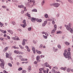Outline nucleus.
Masks as SVG:
<instances>
[{"label":"nucleus","mask_w":73,"mask_h":73,"mask_svg":"<svg viewBox=\"0 0 73 73\" xmlns=\"http://www.w3.org/2000/svg\"><path fill=\"white\" fill-rule=\"evenodd\" d=\"M67 50L68 52L67 51V50H64V53L63 55L64 57L66 58H70V52H69L70 51V48H68L67 49Z\"/></svg>","instance_id":"obj_1"},{"label":"nucleus","mask_w":73,"mask_h":73,"mask_svg":"<svg viewBox=\"0 0 73 73\" xmlns=\"http://www.w3.org/2000/svg\"><path fill=\"white\" fill-rule=\"evenodd\" d=\"M23 24H21L20 25L23 28H25L26 26H27V23H26V20L25 19L23 20Z\"/></svg>","instance_id":"obj_2"},{"label":"nucleus","mask_w":73,"mask_h":73,"mask_svg":"<svg viewBox=\"0 0 73 73\" xmlns=\"http://www.w3.org/2000/svg\"><path fill=\"white\" fill-rule=\"evenodd\" d=\"M43 65L44 66H46V67H49L50 69L52 68V66H50V65L48 64L47 62H46L44 64H43Z\"/></svg>","instance_id":"obj_3"},{"label":"nucleus","mask_w":73,"mask_h":73,"mask_svg":"<svg viewBox=\"0 0 73 73\" xmlns=\"http://www.w3.org/2000/svg\"><path fill=\"white\" fill-rule=\"evenodd\" d=\"M60 5V4L58 3H54V7L56 8H58L59 6Z\"/></svg>","instance_id":"obj_4"},{"label":"nucleus","mask_w":73,"mask_h":73,"mask_svg":"<svg viewBox=\"0 0 73 73\" xmlns=\"http://www.w3.org/2000/svg\"><path fill=\"white\" fill-rule=\"evenodd\" d=\"M66 29L68 30V31H70V32L71 33H73V29H72L71 28H67Z\"/></svg>","instance_id":"obj_5"},{"label":"nucleus","mask_w":73,"mask_h":73,"mask_svg":"<svg viewBox=\"0 0 73 73\" xmlns=\"http://www.w3.org/2000/svg\"><path fill=\"white\" fill-rule=\"evenodd\" d=\"M64 27H66V28H70L72 27V24L69 23L68 24V25H64Z\"/></svg>","instance_id":"obj_6"},{"label":"nucleus","mask_w":73,"mask_h":73,"mask_svg":"<svg viewBox=\"0 0 73 73\" xmlns=\"http://www.w3.org/2000/svg\"><path fill=\"white\" fill-rule=\"evenodd\" d=\"M31 20L32 22H34V21H35L36 20L37 21H38V19H36L35 18H32L31 19Z\"/></svg>","instance_id":"obj_7"},{"label":"nucleus","mask_w":73,"mask_h":73,"mask_svg":"<svg viewBox=\"0 0 73 73\" xmlns=\"http://www.w3.org/2000/svg\"><path fill=\"white\" fill-rule=\"evenodd\" d=\"M4 63H1L0 64V66L2 69H4Z\"/></svg>","instance_id":"obj_8"},{"label":"nucleus","mask_w":73,"mask_h":73,"mask_svg":"<svg viewBox=\"0 0 73 73\" xmlns=\"http://www.w3.org/2000/svg\"><path fill=\"white\" fill-rule=\"evenodd\" d=\"M56 29H57V28H55L54 29H53L51 31V33H55Z\"/></svg>","instance_id":"obj_9"},{"label":"nucleus","mask_w":73,"mask_h":73,"mask_svg":"<svg viewBox=\"0 0 73 73\" xmlns=\"http://www.w3.org/2000/svg\"><path fill=\"white\" fill-rule=\"evenodd\" d=\"M46 24H47V21H45L42 24V27H44L46 25Z\"/></svg>","instance_id":"obj_10"},{"label":"nucleus","mask_w":73,"mask_h":73,"mask_svg":"<svg viewBox=\"0 0 73 73\" xmlns=\"http://www.w3.org/2000/svg\"><path fill=\"white\" fill-rule=\"evenodd\" d=\"M9 48V47H6L3 50V52H6L7 50H8V49Z\"/></svg>","instance_id":"obj_11"},{"label":"nucleus","mask_w":73,"mask_h":73,"mask_svg":"<svg viewBox=\"0 0 73 73\" xmlns=\"http://www.w3.org/2000/svg\"><path fill=\"white\" fill-rule=\"evenodd\" d=\"M22 45L24 46L25 45V39H23L22 43Z\"/></svg>","instance_id":"obj_12"},{"label":"nucleus","mask_w":73,"mask_h":73,"mask_svg":"<svg viewBox=\"0 0 73 73\" xmlns=\"http://www.w3.org/2000/svg\"><path fill=\"white\" fill-rule=\"evenodd\" d=\"M25 47L26 48V49H27V50L28 52H29L31 51V50L29 48V47L27 46H25Z\"/></svg>","instance_id":"obj_13"},{"label":"nucleus","mask_w":73,"mask_h":73,"mask_svg":"<svg viewBox=\"0 0 73 73\" xmlns=\"http://www.w3.org/2000/svg\"><path fill=\"white\" fill-rule=\"evenodd\" d=\"M7 31L8 32H9L11 34V35H13V32L12 31L10 30H8Z\"/></svg>","instance_id":"obj_14"},{"label":"nucleus","mask_w":73,"mask_h":73,"mask_svg":"<svg viewBox=\"0 0 73 73\" xmlns=\"http://www.w3.org/2000/svg\"><path fill=\"white\" fill-rule=\"evenodd\" d=\"M0 31H1V32L3 33H4V34L7 33V31H4L1 29H0Z\"/></svg>","instance_id":"obj_15"},{"label":"nucleus","mask_w":73,"mask_h":73,"mask_svg":"<svg viewBox=\"0 0 73 73\" xmlns=\"http://www.w3.org/2000/svg\"><path fill=\"white\" fill-rule=\"evenodd\" d=\"M26 16H28V17H31V15L30 14H29L28 12H27V13L25 15Z\"/></svg>","instance_id":"obj_16"},{"label":"nucleus","mask_w":73,"mask_h":73,"mask_svg":"<svg viewBox=\"0 0 73 73\" xmlns=\"http://www.w3.org/2000/svg\"><path fill=\"white\" fill-rule=\"evenodd\" d=\"M60 69L61 70H65L66 69V67H64V68L63 67H61L60 68Z\"/></svg>","instance_id":"obj_17"},{"label":"nucleus","mask_w":73,"mask_h":73,"mask_svg":"<svg viewBox=\"0 0 73 73\" xmlns=\"http://www.w3.org/2000/svg\"><path fill=\"white\" fill-rule=\"evenodd\" d=\"M32 50L33 51V53L35 54L36 53V51L35 50V48L34 47H33L32 48Z\"/></svg>","instance_id":"obj_18"},{"label":"nucleus","mask_w":73,"mask_h":73,"mask_svg":"<svg viewBox=\"0 0 73 73\" xmlns=\"http://www.w3.org/2000/svg\"><path fill=\"white\" fill-rule=\"evenodd\" d=\"M64 43L66 44V45L68 46L70 44V43L69 42H68L67 41H66L64 42Z\"/></svg>","instance_id":"obj_19"},{"label":"nucleus","mask_w":73,"mask_h":73,"mask_svg":"<svg viewBox=\"0 0 73 73\" xmlns=\"http://www.w3.org/2000/svg\"><path fill=\"white\" fill-rule=\"evenodd\" d=\"M36 50V53H38V54H41V52L40 51H38L37 50Z\"/></svg>","instance_id":"obj_20"},{"label":"nucleus","mask_w":73,"mask_h":73,"mask_svg":"<svg viewBox=\"0 0 73 73\" xmlns=\"http://www.w3.org/2000/svg\"><path fill=\"white\" fill-rule=\"evenodd\" d=\"M53 50L54 51V52H57L58 50V49H55V47H53Z\"/></svg>","instance_id":"obj_21"},{"label":"nucleus","mask_w":73,"mask_h":73,"mask_svg":"<svg viewBox=\"0 0 73 73\" xmlns=\"http://www.w3.org/2000/svg\"><path fill=\"white\" fill-rule=\"evenodd\" d=\"M31 70V66H29L28 68V71L29 72H30Z\"/></svg>","instance_id":"obj_22"},{"label":"nucleus","mask_w":73,"mask_h":73,"mask_svg":"<svg viewBox=\"0 0 73 73\" xmlns=\"http://www.w3.org/2000/svg\"><path fill=\"white\" fill-rule=\"evenodd\" d=\"M32 2L33 3V5H36V3H35V0H32Z\"/></svg>","instance_id":"obj_23"},{"label":"nucleus","mask_w":73,"mask_h":73,"mask_svg":"<svg viewBox=\"0 0 73 73\" xmlns=\"http://www.w3.org/2000/svg\"><path fill=\"white\" fill-rule=\"evenodd\" d=\"M14 53H16V54H19V51L15 50L14 51Z\"/></svg>","instance_id":"obj_24"},{"label":"nucleus","mask_w":73,"mask_h":73,"mask_svg":"<svg viewBox=\"0 0 73 73\" xmlns=\"http://www.w3.org/2000/svg\"><path fill=\"white\" fill-rule=\"evenodd\" d=\"M68 1L71 4H73V1L72 0H68Z\"/></svg>","instance_id":"obj_25"},{"label":"nucleus","mask_w":73,"mask_h":73,"mask_svg":"<svg viewBox=\"0 0 73 73\" xmlns=\"http://www.w3.org/2000/svg\"><path fill=\"white\" fill-rule=\"evenodd\" d=\"M44 17L45 18L47 19L48 17V15L47 14H44Z\"/></svg>","instance_id":"obj_26"},{"label":"nucleus","mask_w":73,"mask_h":73,"mask_svg":"<svg viewBox=\"0 0 73 73\" xmlns=\"http://www.w3.org/2000/svg\"><path fill=\"white\" fill-rule=\"evenodd\" d=\"M15 40L17 41L18 40H20V39H19V38L18 36H15Z\"/></svg>","instance_id":"obj_27"},{"label":"nucleus","mask_w":73,"mask_h":73,"mask_svg":"<svg viewBox=\"0 0 73 73\" xmlns=\"http://www.w3.org/2000/svg\"><path fill=\"white\" fill-rule=\"evenodd\" d=\"M9 54L7 53H6V57L7 58H9Z\"/></svg>","instance_id":"obj_28"},{"label":"nucleus","mask_w":73,"mask_h":73,"mask_svg":"<svg viewBox=\"0 0 73 73\" xmlns=\"http://www.w3.org/2000/svg\"><path fill=\"white\" fill-rule=\"evenodd\" d=\"M3 25H4V24L0 22V26L1 27H3Z\"/></svg>","instance_id":"obj_29"},{"label":"nucleus","mask_w":73,"mask_h":73,"mask_svg":"<svg viewBox=\"0 0 73 73\" xmlns=\"http://www.w3.org/2000/svg\"><path fill=\"white\" fill-rule=\"evenodd\" d=\"M43 37L45 39H47V38H48V36H45L44 35H43Z\"/></svg>","instance_id":"obj_30"},{"label":"nucleus","mask_w":73,"mask_h":73,"mask_svg":"<svg viewBox=\"0 0 73 73\" xmlns=\"http://www.w3.org/2000/svg\"><path fill=\"white\" fill-rule=\"evenodd\" d=\"M32 12H37V10L36 9H34L32 10Z\"/></svg>","instance_id":"obj_31"},{"label":"nucleus","mask_w":73,"mask_h":73,"mask_svg":"<svg viewBox=\"0 0 73 73\" xmlns=\"http://www.w3.org/2000/svg\"><path fill=\"white\" fill-rule=\"evenodd\" d=\"M56 17L57 18L59 17H60V14L59 13H57V14H56Z\"/></svg>","instance_id":"obj_32"},{"label":"nucleus","mask_w":73,"mask_h":73,"mask_svg":"<svg viewBox=\"0 0 73 73\" xmlns=\"http://www.w3.org/2000/svg\"><path fill=\"white\" fill-rule=\"evenodd\" d=\"M8 65L10 66V67H12V64L11 63H8Z\"/></svg>","instance_id":"obj_33"},{"label":"nucleus","mask_w":73,"mask_h":73,"mask_svg":"<svg viewBox=\"0 0 73 73\" xmlns=\"http://www.w3.org/2000/svg\"><path fill=\"white\" fill-rule=\"evenodd\" d=\"M66 70L67 72H70L71 70L70 69V68H67Z\"/></svg>","instance_id":"obj_34"},{"label":"nucleus","mask_w":73,"mask_h":73,"mask_svg":"<svg viewBox=\"0 0 73 73\" xmlns=\"http://www.w3.org/2000/svg\"><path fill=\"white\" fill-rule=\"evenodd\" d=\"M62 33V31H58L57 32V34H61V33Z\"/></svg>","instance_id":"obj_35"},{"label":"nucleus","mask_w":73,"mask_h":73,"mask_svg":"<svg viewBox=\"0 0 73 73\" xmlns=\"http://www.w3.org/2000/svg\"><path fill=\"white\" fill-rule=\"evenodd\" d=\"M57 47L59 49H61V46L59 44L58 45Z\"/></svg>","instance_id":"obj_36"},{"label":"nucleus","mask_w":73,"mask_h":73,"mask_svg":"<svg viewBox=\"0 0 73 73\" xmlns=\"http://www.w3.org/2000/svg\"><path fill=\"white\" fill-rule=\"evenodd\" d=\"M19 46L22 49H24V47L22 46L21 45H19Z\"/></svg>","instance_id":"obj_37"},{"label":"nucleus","mask_w":73,"mask_h":73,"mask_svg":"<svg viewBox=\"0 0 73 73\" xmlns=\"http://www.w3.org/2000/svg\"><path fill=\"white\" fill-rule=\"evenodd\" d=\"M2 7L3 9H6L7 8V6H2Z\"/></svg>","instance_id":"obj_38"},{"label":"nucleus","mask_w":73,"mask_h":73,"mask_svg":"<svg viewBox=\"0 0 73 73\" xmlns=\"http://www.w3.org/2000/svg\"><path fill=\"white\" fill-rule=\"evenodd\" d=\"M17 57H19L20 59L22 57V56L21 55H17Z\"/></svg>","instance_id":"obj_39"},{"label":"nucleus","mask_w":73,"mask_h":73,"mask_svg":"<svg viewBox=\"0 0 73 73\" xmlns=\"http://www.w3.org/2000/svg\"><path fill=\"white\" fill-rule=\"evenodd\" d=\"M40 59V56H36V60L38 61Z\"/></svg>","instance_id":"obj_40"},{"label":"nucleus","mask_w":73,"mask_h":73,"mask_svg":"<svg viewBox=\"0 0 73 73\" xmlns=\"http://www.w3.org/2000/svg\"><path fill=\"white\" fill-rule=\"evenodd\" d=\"M37 22H39V23H41V22H42V20L40 19H38V21H37Z\"/></svg>","instance_id":"obj_41"},{"label":"nucleus","mask_w":73,"mask_h":73,"mask_svg":"<svg viewBox=\"0 0 73 73\" xmlns=\"http://www.w3.org/2000/svg\"><path fill=\"white\" fill-rule=\"evenodd\" d=\"M11 23L12 24H13V25H16V23H15V22H14V21H12Z\"/></svg>","instance_id":"obj_42"},{"label":"nucleus","mask_w":73,"mask_h":73,"mask_svg":"<svg viewBox=\"0 0 73 73\" xmlns=\"http://www.w3.org/2000/svg\"><path fill=\"white\" fill-rule=\"evenodd\" d=\"M0 61L1 63H4V61L3 59H1Z\"/></svg>","instance_id":"obj_43"},{"label":"nucleus","mask_w":73,"mask_h":73,"mask_svg":"<svg viewBox=\"0 0 73 73\" xmlns=\"http://www.w3.org/2000/svg\"><path fill=\"white\" fill-rule=\"evenodd\" d=\"M19 54H23L24 52H19Z\"/></svg>","instance_id":"obj_44"},{"label":"nucleus","mask_w":73,"mask_h":73,"mask_svg":"<svg viewBox=\"0 0 73 73\" xmlns=\"http://www.w3.org/2000/svg\"><path fill=\"white\" fill-rule=\"evenodd\" d=\"M44 4H45V1H43L41 3V4L42 5H43Z\"/></svg>","instance_id":"obj_45"},{"label":"nucleus","mask_w":73,"mask_h":73,"mask_svg":"<svg viewBox=\"0 0 73 73\" xmlns=\"http://www.w3.org/2000/svg\"><path fill=\"white\" fill-rule=\"evenodd\" d=\"M18 70L19 71H20V70H23V68L21 67H20L19 68Z\"/></svg>","instance_id":"obj_46"},{"label":"nucleus","mask_w":73,"mask_h":73,"mask_svg":"<svg viewBox=\"0 0 73 73\" xmlns=\"http://www.w3.org/2000/svg\"><path fill=\"white\" fill-rule=\"evenodd\" d=\"M32 29V28H28V30L29 31H31Z\"/></svg>","instance_id":"obj_47"},{"label":"nucleus","mask_w":73,"mask_h":73,"mask_svg":"<svg viewBox=\"0 0 73 73\" xmlns=\"http://www.w3.org/2000/svg\"><path fill=\"white\" fill-rule=\"evenodd\" d=\"M33 42L35 44H36L37 43V42L35 40H33Z\"/></svg>","instance_id":"obj_48"},{"label":"nucleus","mask_w":73,"mask_h":73,"mask_svg":"<svg viewBox=\"0 0 73 73\" xmlns=\"http://www.w3.org/2000/svg\"><path fill=\"white\" fill-rule=\"evenodd\" d=\"M4 38H2V37H1L0 38V40H1V41H3V40H4Z\"/></svg>","instance_id":"obj_49"},{"label":"nucleus","mask_w":73,"mask_h":73,"mask_svg":"<svg viewBox=\"0 0 73 73\" xmlns=\"http://www.w3.org/2000/svg\"><path fill=\"white\" fill-rule=\"evenodd\" d=\"M43 45L42 44H41L39 46V48H42Z\"/></svg>","instance_id":"obj_50"},{"label":"nucleus","mask_w":73,"mask_h":73,"mask_svg":"<svg viewBox=\"0 0 73 73\" xmlns=\"http://www.w3.org/2000/svg\"><path fill=\"white\" fill-rule=\"evenodd\" d=\"M26 72H27V71L25 70H24L22 71V73H26Z\"/></svg>","instance_id":"obj_51"},{"label":"nucleus","mask_w":73,"mask_h":73,"mask_svg":"<svg viewBox=\"0 0 73 73\" xmlns=\"http://www.w3.org/2000/svg\"><path fill=\"white\" fill-rule=\"evenodd\" d=\"M40 71H42L43 70H44V68H42L40 69H39Z\"/></svg>","instance_id":"obj_52"},{"label":"nucleus","mask_w":73,"mask_h":73,"mask_svg":"<svg viewBox=\"0 0 73 73\" xmlns=\"http://www.w3.org/2000/svg\"><path fill=\"white\" fill-rule=\"evenodd\" d=\"M54 3H53L51 4L50 5V6H54Z\"/></svg>","instance_id":"obj_53"},{"label":"nucleus","mask_w":73,"mask_h":73,"mask_svg":"<svg viewBox=\"0 0 73 73\" xmlns=\"http://www.w3.org/2000/svg\"><path fill=\"white\" fill-rule=\"evenodd\" d=\"M24 10L25 11H27V8H26V7H24Z\"/></svg>","instance_id":"obj_54"},{"label":"nucleus","mask_w":73,"mask_h":73,"mask_svg":"<svg viewBox=\"0 0 73 73\" xmlns=\"http://www.w3.org/2000/svg\"><path fill=\"white\" fill-rule=\"evenodd\" d=\"M7 38H8L9 40L11 39V37H10V36H9L7 35Z\"/></svg>","instance_id":"obj_55"},{"label":"nucleus","mask_w":73,"mask_h":73,"mask_svg":"<svg viewBox=\"0 0 73 73\" xmlns=\"http://www.w3.org/2000/svg\"><path fill=\"white\" fill-rule=\"evenodd\" d=\"M45 34L46 36L48 37V33H46Z\"/></svg>","instance_id":"obj_56"},{"label":"nucleus","mask_w":73,"mask_h":73,"mask_svg":"<svg viewBox=\"0 0 73 73\" xmlns=\"http://www.w3.org/2000/svg\"><path fill=\"white\" fill-rule=\"evenodd\" d=\"M53 69H58V68L56 66H55L53 67Z\"/></svg>","instance_id":"obj_57"},{"label":"nucleus","mask_w":73,"mask_h":73,"mask_svg":"<svg viewBox=\"0 0 73 73\" xmlns=\"http://www.w3.org/2000/svg\"><path fill=\"white\" fill-rule=\"evenodd\" d=\"M21 12L22 14H23V13H24V11L23 10H22Z\"/></svg>","instance_id":"obj_58"},{"label":"nucleus","mask_w":73,"mask_h":73,"mask_svg":"<svg viewBox=\"0 0 73 73\" xmlns=\"http://www.w3.org/2000/svg\"><path fill=\"white\" fill-rule=\"evenodd\" d=\"M12 39L14 40H16V37H15V38L14 37H12Z\"/></svg>","instance_id":"obj_59"},{"label":"nucleus","mask_w":73,"mask_h":73,"mask_svg":"<svg viewBox=\"0 0 73 73\" xmlns=\"http://www.w3.org/2000/svg\"><path fill=\"white\" fill-rule=\"evenodd\" d=\"M21 61H24V58H22L21 59Z\"/></svg>","instance_id":"obj_60"},{"label":"nucleus","mask_w":73,"mask_h":73,"mask_svg":"<svg viewBox=\"0 0 73 73\" xmlns=\"http://www.w3.org/2000/svg\"><path fill=\"white\" fill-rule=\"evenodd\" d=\"M48 72H49V69L47 68L46 69V73H48Z\"/></svg>","instance_id":"obj_61"},{"label":"nucleus","mask_w":73,"mask_h":73,"mask_svg":"<svg viewBox=\"0 0 73 73\" xmlns=\"http://www.w3.org/2000/svg\"><path fill=\"white\" fill-rule=\"evenodd\" d=\"M52 24H55V22L54 21H52Z\"/></svg>","instance_id":"obj_62"},{"label":"nucleus","mask_w":73,"mask_h":73,"mask_svg":"<svg viewBox=\"0 0 73 73\" xmlns=\"http://www.w3.org/2000/svg\"><path fill=\"white\" fill-rule=\"evenodd\" d=\"M56 2H61V1L60 0H56Z\"/></svg>","instance_id":"obj_63"},{"label":"nucleus","mask_w":73,"mask_h":73,"mask_svg":"<svg viewBox=\"0 0 73 73\" xmlns=\"http://www.w3.org/2000/svg\"><path fill=\"white\" fill-rule=\"evenodd\" d=\"M40 57H41V58H42V57H45V56H44V55H41L40 56Z\"/></svg>","instance_id":"obj_64"}]
</instances>
